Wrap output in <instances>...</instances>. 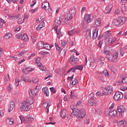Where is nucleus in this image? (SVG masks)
Here are the masks:
<instances>
[{"label": "nucleus", "mask_w": 127, "mask_h": 127, "mask_svg": "<svg viewBox=\"0 0 127 127\" xmlns=\"http://www.w3.org/2000/svg\"><path fill=\"white\" fill-rule=\"evenodd\" d=\"M112 8H113V5H109L106 6L105 10V13H110L111 12V11L112 10Z\"/></svg>", "instance_id": "4468645a"}, {"label": "nucleus", "mask_w": 127, "mask_h": 127, "mask_svg": "<svg viewBox=\"0 0 127 127\" xmlns=\"http://www.w3.org/2000/svg\"><path fill=\"white\" fill-rule=\"evenodd\" d=\"M29 95H30L31 94L32 96H33V95H35V96H36V94H37V92L32 89H29Z\"/></svg>", "instance_id": "bb28decb"}, {"label": "nucleus", "mask_w": 127, "mask_h": 127, "mask_svg": "<svg viewBox=\"0 0 127 127\" xmlns=\"http://www.w3.org/2000/svg\"><path fill=\"white\" fill-rule=\"evenodd\" d=\"M101 110L100 109H96L95 110V114H96V115H101Z\"/></svg>", "instance_id": "13d9d810"}, {"label": "nucleus", "mask_w": 127, "mask_h": 127, "mask_svg": "<svg viewBox=\"0 0 127 127\" xmlns=\"http://www.w3.org/2000/svg\"><path fill=\"white\" fill-rule=\"evenodd\" d=\"M99 31V29L96 28L94 29V30L93 31V33H92V39L93 40H95L97 37H98V32Z\"/></svg>", "instance_id": "1a4fd4ad"}, {"label": "nucleus", "mask_w": 127, "mask_h": 127, "mask_svg": "<svg viewBox=\"0 0 127 127\" xmlns=\"http://www.w3.org/2000/svg\"><path fill=\"white\" fill-rule=\"evenodd\" d=\"M44 49H47V50H49V44H44Z\"/></svg>", "instance_id": "c03bdc74"}, {"label": "nucleus", "mask_w": 127, "mask_h": 127, "mask_svg": "<svg viewBox=\"0 0 127 127\" xmlns=\"http://www.w3.org/2000/svg\"><path fill=\"white\" fill-rule=\"evenodd\" d=\"M6 123L8 125H13V121L10 118H7L6 119Z\"/></svg>", "instance_id": "b1692460"}, {"label": "nucleus", "mask_w": 127, "mask_h": 127, "mask_svg": "<svg viewBox=\"0 0 127 127\" xmlns=\"http://www.w3.org/2000/svg\"><path fill=\"white\" fill-rule=\"evenodd\" d=\"M61 20L64 24H67L68 22H69V18L66 17L64 19L62 18Z\"/></svg>", "instance_id": "393cba45"}, {"label": "nucleus", "mask_w": 127, "mask_h": 127, "mask_svg": "<svg viewBox=\"0 0 127 127\" xmlns=\"http://www.w3.org/2000/svg\"><path fill=\"white\" fill-rule=\"evenodd\" d=\"M127 21L126 17H119L116 19L114 20L113 22V25L119 27V25H123L125 24Z\"/></svg>", "instance_id": "f03ea898"}, {"label": "nucleus", "mask_w": 127, "mask_h": 127, "mask_svg": "<svg viewBox=\"0 0 127 127\" xmlns=\"http://www.w3.org/2000/svg\"><path fill=\"white\" fill-rule=\"evenodd\" d=\"M76 70H79L80 71H82V70H83V65H77V66H75Z\"/></svg>", "instance_id": "2f4dec72"}, {"label": "nucleus", "mask_w": 127, "mask_h": 127, "mask_svg": "<svg viewBox=\"0 0 127 127\" xmlns=\"http://www.w3.org/2000/svg\"><path fill=\"white\" fill-rule=\"evenodd\" d=\"M37 10V8H35L34 9H31L30 11V12H31V13H34Z\"/></svg>", "instance_id": "774afa93"}, {"label": "nucleus", "mask_w": 127, "mask_h": 127, "mask_svg": "<svg viewBox=\"0 0 127 127\" xmlns=\"http://www.w3.org/2000/svg\"><path fill=\"white\" fill-rule=\"evenodd\" d=\"M60 116L62 119H65L66 118V110L62 109Z\"/></svg>", "instance_id": "2eb2a0df"}, {"label": "nucleus", "mask_w": 127, "mask_h": 127, "mask_svg": "<svg viewBox=\"0 0 127 127\" xmlns=\"http://www.w3.org/2000/svg\"><path fill=\"white\" fill-rule=\"evenodd\" d=\"M117 112L119 113V117H123L125 112H126V108L123 105L118 106L117 108Z\"/></svg>", "instance_id": "39448f33"}, {"label": "nucleus", "mask_w": 127, "mask_h": 127, "mask_svg": "<svg viewBox=\"0 0 127 127\" xmlns=\"http://www.w3.org/2000/svg\"><path fill=\"white\" fill-rule=\"evenodd\" d=\"M123 84H127V77H124L122 79Z\"/></svg>", "instance_id": "603ef678"}, {"label": "nucleus", "mask_w": 127, "mask_h": 127, "mask_svg": "<svg viewBox=\"0 0 127 127\" xmlns=\"http://www.w3.org/2000/svg\"><path fill=\"white\" fill-rule=\"evenodd\" d=\"M102 45H103V41H100L99 42V43L97 45L98 48H101Z\"/></svg>", "instance_id": "49530a36"}, {"label": "nucleus", "mask_w": 127, "mask_h": 127, "mask_svg": "<svg viewBox=\"0 0 127 127\" xmlns=\"http://www.w3.org/2000/svg\"><path fill=\"white\" fill-rule=\"evenodd\" d=\"M103 74H104L105 77H107V78H109L110 77V74H109V72H108V70H105L104 71L102 72Z\"/></svg>", "instance_id": "f704fd0d"}, {"label": "nucleus", "mask_w": 127, "mask_h": 127, "mask_svg": "<svg viewBox=\"0 0 127 127\" xmlns=\"http://www.w3.org/2000/svg\"><path fill=\"white\" fill-rule=\"evenodd\" d=\"M26 119L28 121V123H29V122H32L33 121H34V119H33V118H32V116L30 115L26 116Z\"/></svg>", "instance_id": "4be33fe9"}, {"label": "nucleus", "mask_w": 127, "mask_h": 127, "mask_svg": "<svg viewBox=\"0 0 127 127\" xmlns=\"http://www.w3.org/2000/svg\"><path fill=\"white\" fill-rule=\"evenodd\" d=\"M94 96H95V94H94V93H91L88 96V98L89 99H95Z\"/></svg>", "instance_id": "79ce46f5"}, {"label": "nucleus", "mask_w": 127, "mask_h": 127, "mask_svg": "<svg viewBox=\"0 0 127 127\" xmlns=\"http://www.w3.org/2000/svg\"><path fill=\"white\" fill-rule=\"evenodd\" d=\"M104 52L105 54H106L107 55L106 58L107 57H110V55L111 54V52L110 51H108L107 50H106V48H105Z\"/></svg>", "instance_id": "7c9ffc66"}, {"label": "nucleus", "mask_w": 127, "mask_h": 127, "mask_svg": "<svg viewBox=\"0 0 127 127\" xmlns=\"http://www.w3.org/2000/svg\"><path fill=\"white\" fill-rule=\"evenodd\" d=\"M84 19L86 23H90V22L92 21V19H91V15L89 14H86L84 15Z\"/></svg>", "instance_id": "9d476101"}, {"label": "nucleus", "mask_w": 127, "mask_h": 127, "mask_svg": "<svg viewBox=\"0 0 127 127\" xmlns=\"http://www.w3.org/2000/svg\"><path fill=\"white\" fill-rule=\"evenodd\" d=\"M106 93L104 92L97 91L96 93V96H98V97H103V96H105Z\"/></svg>", "instance_id": "412c9836"}, {"label": "nucleus", "mask_w": 127, "mask_h": 127, "mask_svg": "<svg viewBox=\"0 0 127 127\" xmlns=\"http://www.w3.org/2000/svg\"><path fill=\"white\" fill-rule=\"evenodd\" d=\"M73 33H75V31H74L73 30H71V31H68V35H70L71 36H72Z\"/></svg>", "instance_id": "052dcab7"}, {"label": "nucleus", "mask_w": 127, "mask_h": 127, "mask_svg": "<svg viewBox=\"0 0 127 127\" xmlns=\"http://www.w3.org/2000/svg\"><path fill=\"white\" fill-rule=\"evenodd\" d=\"M11 36H12V34L10 33H8L7 34L3 36V38H4L5 39H9L10 37H11Z\"/></svg>", "instance_id": "c85d7f7f"}, {"label": "nucleus", "mask_w": 127, "mask_h": 127, "mask_svg": "<svg viewBox=\"0 0 127 127\" xmlns=\"http://www.w3.org/2000/svg\"><path fill=\"white\" fill-rule=\"evenodd\" d=\"M65 54L66 53V48L63 47L62 49L60 52V55H61L62 54Z\"/></svg>", "instance_id": "72a5a7b5"}, {"label": "nucleus", "mask_w": 127, "mask_h": 127, "mask_svg": "<svg viewBox=\"0 0 127 127\" xmlns=\"http://www.w3.org/2000/svg\"><path fill=\"white\" fill-rule=\"evenodd\" d=\"M120 53L121 55L124 56L125 55V51H124V49L123 48H120Z\"/></svg>", "instance_id": "de8ad7c7"}, {"label": "nucleus", "mask_w": 127, "mask_h": 127, "mask_svg": "<svg viewBox=\"0 0 127 127\" xmlns=\"http://www.w3.org/2000/svg\"><path fill=\"white\" fill-rule=\"evenodd\" d=\"M29 17V16H28V14L27 13H25L24 15V18H23V20H25V19H27Z\"/></svg>", "instance_id": "5fc2aeb1"}, {"label": "nucleus", "mask_w": 127, "mask_h": 127, "mask_svg": "<svg viewBox=\"0 0 127 127\" xmlns=\"http://www.w3.org/2000/svg\"><path fill=\"white\" fill-rule=\"evenodd\" d=\"M70 15L74 16L76 14V8L75 7H71L69 10Z\"/></svg>", "instance_id": "dca6fc26"}, {"label": "nucleus", "mask_w": 127, "mask_h": 127, "mask_svg": "<svg viewBox=\"0 0 127 127\" xmlns=\"http://www.w3.org/2000/svg\"><path fill=\"white\" fill-rule=\"evenodd\" d=\"M24 82H28L29 83H31V80H30V78L28 76H26Z\"/></svg>", "instance_id": "a19ab883"}, {"label": "nucleus", "mask_w": 127, "mask_h": 127, "mask_svg": "<svg viewBox=\"0 0 127 127\" xmlns=\"http://www.w3.org/2000/svg\"><path fill=\"white\" fill-rule=\"evenodd\" d=\"M18 24H22L24 22V20L22 19V17H20L19 19L17 20Z\"/></svg>", "instance_id": "473e14b6"}, {"label": "nucleus", "mask_w": 127, "mask_h": 127, "mask_svg": "<svg viewBox=\"0 0 127 127\" xmlns=\"http://www.w3.org/2000/svg\"><path fill=\"white\" fill-rule=\"evenodd\" d=\"M86 34L87 38L90 39L91 38V29H88L86 30Z\"/></svg>", "instance_id": "cd10ccee"}, {"label": "nucleus", "mask_w": 127, "mask_h": 127, "mask_svg": "<svg viewBox=\"0 0 127 127\" xmlns=\"http://www.w3.org/2000/svg\"><path fill=\"white\" fill-rule=\"evenodd\" d=\"M110 35H112V34L110 33V32H109V31H106L103 34V36H104L105 39L108 38V37H110Z\"/></svg>", "instance_id": "a878e982"}, {"label": "nucleus", "mask_w": 127, "mask_h": 127, "mask_svg": "<svg viewBox=\"0 0 127 127\" xmlns=\"http://www.w3.org/2000/svg\"><path fill=\"white\" fill-rule=\"evenodd\" d=\"M55 46H56V48L58 50V51H60L61 48H60V47H59V46L58 45V44L55 43Z\"/></svg>", "instance_id": "864d4df0"}, {"label": "nucleus", "mask_w": 127, "mask_h": 127, "mask_svg": "<svg viewBox=\"0 0 127 127\" xmlns=\"http://www.w3.org/2000/svg\"><path fill=\"white\" fill-rule=\"evenodd\" d=\"M70 99H74V98H76V95H74V94L72 93V91L70 92Z\"/></svg>", "instance_id": "0e129e2a"}, {"label": "nucleus", "mask_w": 127, "mask_h": 127, "mask_svg": "<svg viewBox=\"0 0 127 127\" xmlns=\"http://www.w3.org/2000/svg\"><path fill=\"white\" fill-rule=\"evenodd\" d=\"M22 72H23V73H24V74H28V71L27 70V68L26 67V68H25V69H23L22 70Z\"/></svg>", "instance_id": "09e8293b"}, {"label": "nucleus", "mask_w": 127, "mask_h": 127, "mask_svg": "<svg viewBox=\"0 0 127 127\" xmlns=\"http://www.w3.org/2000/svg\"><path fill=\"white\" fill-rule=\"evenodd\" d=\"M15 86L16 87H18V86H19V79L17 78L15 79Z\"/></svg>", "instance_id": "37998d69"}, {"label": "nucleus", "mask_w": 127, "mask_h": 127, "mask_svg": "<svg viewBox=\"0 0 127 127\" xmlns=\"http://www.w3.org/2000/svg\"><path fill=\"white\" fill-rule=\"evenodd\" d=\"M4 81L5 82H8L9 81V74H7L5 76Z\"/></svg>", "instance_id": "58836bf2"}, {"label": "nucleus", "mask_w": 127, "mask_h": 127, "mask_svg": "<svg viewBox=\"0 0 127 127\" xmlns=\"http://www.w3.org/2000/svg\"><path fill=\"white\" fill-rule=\"evenodd\" d=\"M21 40H23V41H28L29 40V38H28V36H27V34H21Z\"/></svg>", "instance_id": "ddd939ff"}, {"label": "nucleus", "mask_w": 127, "mask_h": 127, "mask_svg": "<svg viewBox=\"0 0 127 127\" xmlns=\"http://www.w3.org/2000/svg\"><path fill=\"white\" fill-rule=\"evenodd\" d=\"M41 54H42L43 55H48V56H49V55H50V53H49L48 52L46 51H41Z\"/></svg>", "instance_id": "ea45409f"}, {"label": "nucleus", "mask_w": 127, "mask_h": 127, "mask_svg": "<svg viewBox=\"0 0 127 127\" xmlns=\"http://www.w3.org/2000/svg\"><path fill=\"white\" fill-rule=\"evenodd\" d=\"M78 83V80L77 79H74V80L72 81L71 83L72 85H76Z\"/></svg>", "instance_id": "6e6d98bb"}, {"label": "nucleus", "mask_w": 127, "mask_h": 127, "mask_svg": "<svg viewBox=\"0 0 127 127\" xmlns=\"http://www.w3.org/2000/svg\"><path fill=\"white\" fill-rule=\"evenodd\" d=\"M69 70H70V72H75V71H76V67H75V66L72 67L70 68L69 69Z\"/></svg>", "instance_id": "680f3d73"}, {"label": "nucleus", "mask_w": 127, "mask_h": 127, "mask_svg": "<svg viewBox=\"0 0 127 127\" xmlns=\"http://www.w3.org/2000/svg\"><path fill=\"white\" fill-rule=\"evenodd\" d=\"M14 16V19H18L19 18V16H20V14H16L15 16Z\"/></svg>", "instance_id": "bf43d9fd"}, {"label": "nucleus", "mask_w": 127, "mask_h": 127, "mask_svg": "<svg viewBox=\"0 0 127 127\" xmlns=\"http://www.w3.org/2000/svg\"><path fill=\"white\" fill-rule=\"evenodd\" d=\"M19 119L21 122V123H24V124H28V121L26 120V117L24 118L23 116H20Z\"/></svg>", "instance_id": "f3484780"}, {"label": "nucleus", "mask_w": 127, "mask_h": 127, "mask_svg": "<svg viewBox=\"0 0 127 127\" xmlns=\"http://www.w3.org/2000/svg\"><path fill=\"white\" fill-rule=\"evenodd\" d=\"M124 98V94L123 93L117 91L115 93L114 96V99L115 101H119V100H122V99H123Z\"/></svg>", "instance_id": "20e7f679"}, {"label": "nucleus", "mask_w": 127, "mask_h": 127, "mask_svg": "<svg viewBox=\"0 0 127 127\" xmlns=\"http://www.w3.org/2000/svg\"><path fill=\"white\" fill-rule=\"evenodd\" d=\"M14 102L13 101H10L8 105V113H10L11 111L13 110V108H14Z\"/></svg>", "instance_id": "6e6552de"}, {"label": "nucleus", "mask_w": 127, "mask_h": 127, "mask_svg": "<svg viewBox=\"0 0 127 127\" xmlns=\"http://www.w3.org/2000/svg\"><path fill=\"white\" fill-rule=\"evenodd\" d=\"M95 24L96 26H100L101 25V20L99 19H97L95 21Z\"/></svg>", "instance_id": "c9c22d12"}, {"label": "nucleus", "mask_w": 127, "mask_h": 127, "mask_svg": "<svg viewBox=\"0 0 127 127\" xmlns=\"http://www.w3.org/2000/svg\"><path fill=\"white\" fill-rule=\"evenodd\" d=\"M116 85H119V86H121L124 84V82H123V80H120L116 82Z\"/></svg>", "instance_id": "e433bc0d"}, {"label": "nucleus", "mask_w": 127, "mask_h": 127, "mask_svg": "<svg viewBox=\"0 0 127 127\" xmlns=\"http://www.w3.org/2000/svg\"><path fill=\"white\" fill-rule=\"evenodd\" d=\"M103 92L107 96L110 95V94H112V93H113V86L111 85L106 86L103 89Z\"/></svg>", "instance_id": "7ed1b4c3"}, {"label": "nucleus", "mask_w": 127, "mask_h": 127, "mask_svg": "<svg viewBox=\"0 0 127 127\" xmlns=\"http://www.w3.org/2000/svg\"><path fill=\"white\" fill-rule=\"evenodd\" d=\"M20 109H21L22 111H24V112H28V111H29V105L28 103L26 102V101L21 103Z\"/></svg>", "instance_id": "423d86ee"}, {"label": "nucleus", "mask_w": 127, "mask_h": 127, "mask_svg": "<svg viewBox=\"0 0 127 127\" xmlns=\"http://www.w3.org/2000/svg\"><path fill=\"white\" fill-rule=\"evenodd\" d=\"M55 22L57 23V24H59V25H61V21L60 20V17H58L55 20Z\"/></svg>", "instance_id": "c756f323"}, {"label": "nucleus", "mask_w": 127, "mask_h": 127, "mask_svg": "<svg viewBox=\"0 0 127 127\" xmlns=\"http://www.w3.org/2000/svg\"><path fill=\"white\" fill-rule=\"evenodd\" d=\"M109 115H110L111 117H116V115H117V110H110L109 112Z\"/></svg>", "instance_id": "6ab92c4d"}, {"label": "nucleus", "mask_w": 127, "mask_h": 127, "mask_svg": "<svg viewBox=\"0 0 127 127\" xmlns=\"http://www.w3.org/2000/svg\"><path fill=\"white\" fill-rule=\"evenodd\" d=\"M73 116H75L76 117H77V118L83 119V118H85V116H86V111L83 109H81L80 110L78 109H75L74 110H72L71 114L69 117V116L67 117V119H68V120L73 119Z\"/></svg>", "instance_id": "f257e3e1"}, {"label": "nucleus", "mask_w": 127, "mask_h": 127, "mask_svg": "<svg viewBox=\"0 0 127 127\" xmlns=\"http://www.w3.org/2000/svg\"><path fill=\"white\" fill-rule=\"evenodd\" d=\"M44 47V42L42 41H40L37 44V48L39 50L40 49H43Z\"/></svg>", "instance_id": "9b49d317"}, {"label": "nucleus", "mask_w": 127, "mask_h": 127, "mask_svg": "<svg viewBox=\"0 0 127 127\" xmlns=\"http://www.w3.org/2000/svg\"><path fill=\"white\" fill-rule=\"evenodd\" d=\"M26 103H27L28 105H32L33 104V98L27 99L26 100Z\"/></svg>", "instance_id": "5701e85b"}, {"label": "nucleus", "mask_w": 127, "mask_h": 127, "mask_svg": "<svg viewBox=\"0 0 127 127\" xmlns=\"http://www.w3.org/2000/svg\"><path fill=\"white\" fill-rule=\"evenodd\" d=\"M75 61H79V59H78L77 58H75L73 56L70 57V59H69V62H70V63H72Z\"/></svg>", "instance_id": "a211bd4d"}, {"label": "nucleus", "mask_w": 127, "mask_h": 127, "mask_svg": "<svg viewBox=\"0 0 127 127\" xmlns=\"http://www.w3.org/2000/svg\"><path fill=\"white\" fill-rule=\"evenodd\" d=\"M87 104L89 106H96V100L93 98L89 99Z\"/></svg>", "instance_id": "f8f14e48"}, {"label": "nucleus", "mask_w": 127, "mask_h": 127, "mask_svg": "<svg viewBox=\"0 0 127 127\" xmlns=\"http://www.w3.org/2000/svg\"><path fill=\"white\" fill-rule=\"evenodd\" d=\"M40 60H41V59L40 58H38L35 61V63L37 64H39V63L40 62Z\"/></svg>", "instance_id": "69168bd1"}, {"label": "nucleus", "mask_w": 127, "mask_h": 127, "mask_svg": "<svg viewBox=\"0 0 127 127\" xmlns=\"http://www.w3.org/2000/svg\"><path fill=\"white\" fill-rule=\"evenodd\" d=\"M42 21H44V18L41 16H39L36 19V22L38 23H40V22H42Z\"/></svg>", "instance_id": "aec40b11"}, {"label": "nucleus", "mask_w": 127, "mask_h": 127, "mask_svg": "<svg viewBox=\"0 0 127 127\" xmlns=\"http://www.w3.org/2000/svg\"><path fill=\"white\" fill-rule=\"evenodd\" d=\"M49 90H48V88L47 87H44L42 89V92L43 93H46L47 92H48Z\"/></svg>", "instance_id": "3c124183"}, {"label": "nucleus", "mask_w": 127, "mask_h": 127, "mask_svg": "<svg viewBox=\"0 0 127 127\" xmlns=\"http://www.w3.org/2000/svg\"><path fill=\"white\" fill-rule=\"evenodd\" d=\"M61 44L62 46H65V45H67V42H66V41H64L62 42Z\"/></svg>", "instance_id": "338daca9"}, {"label": "nucleus", "mask_w": 127, "mask_h": 127, "mask_svg": "<svg viewBox=\"0 0 127 127\" xmlns=\"http://www.w3.org/2000/svg\"><path fill=\"white\" fill-rule=\"evenodd\" d=\"M121 10L123 12H124L125 11H127V8L126 7L125 5H122Z\"/></svg>", "instance_id": "a18cd8bd"}, {"label": "nucleus", "mask_w": 127, "mask_h": 127, "mask_svg": "<svg viewBox=\"0 0 127 127\" xmlns=\"http://www.w3.org/2000/svg\"><path fill=\"white\" fill-rule=\"evenodd\" d=\"M51 91L53 92V94H55L56 93V89H54V87H52L50 88Z\"/></svg>", "instance_id": "8fccbe9b"}, {"label": "nucleus", "mask_w": 127, "mask_h": 127, "mask_svg": "<svg viewBox=\"0 0 127 127\" xmlns=\"http://www.w3.org/2000/svg\"><path fill=\"white\" fill-rule=\"evenodd\" d=\"M99 79L102 82V83H105V79H104V77H103L102 75H100L98 76Z\"/></svg>", "instance_id": "4c0bfd02"}, {"label": "nucleus", "mask_w": 127, "mask_h": 127, "mask_svg": "<svg viewBox=\"0 0 127 127\" xmlns=\"http://www.w3.org/2000/svg\"><path fill=\"white\" fill-rule=\"evenodd\" d=\"M118 57H119V53L116 52L114 53L112 58L110 57H107V58L109 61H110V62H115V61L118 59Z\"/></svg>", "instance_id": "0eeeda50"}, {"label": "nucleus", "mask_w": 127, "mask_h": 127, "mask_svg": "<svg viewBox=\"0 0 127 127\" xmlns=\"http://www.w3.org/2000/svg\"><path fill=\"white\" fill-rule=\"evenodd\" d=\"M105 40L109 43V44H111V41H112V39L110 38H106L105 39Z\"/></svg>", "instance_id": "4d7b16f0"}, {"label": "nucleus", "mask_w": 127, "mask_h": 127, "mask_svg": "<svg viewBox=\"0 0 127 127\" xmlns=\"http://www.w3.org/2000/svg\"><path fill=\"white\" fill-rule=\"evenodd\" d=\"M43 27H42V26H41V24H39L36 28V30H39L40 31V29H41V28H42Z\"/></svg>", "instance_id": "e2e57ef3"}]
</instances>
